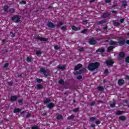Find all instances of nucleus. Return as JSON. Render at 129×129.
<instances>
[{
  "label": "nucleus",
  "instance_id": "nucleus-49",
  "mask_svg": "<svg viewBox=\"0 0 129 129\" xmlns=\"http://www.w3.org/2000/svg\"><path fill=\"white\" fill-rule=\"evenodd\" d=\"M38 126H34L32 127V129H38Z\"/></svg>",
  "mask_w": 129,
  "mask_h": 129
},
{
  "label": "nucleus",
  "instance_id": "nucleus-50",
  "mask_svg": "<svg viewBox=\"0 0 129 129\" xmlns=\"http://www.w3.org/2000/svg\"><path fill=\"white\" fill-rule=\"evenodd\" d=\"M87 31V29H84V30L81 31V33H82L83 34H84V33H86Z\"/></svg>",
  "mask_w": 129,
  "mask_h": 129
},
{
  "label": "nucleus",
  "instance_id": "nucleus-5",
  "mask_svg": "<svg viewBox=\"0 0 129 129\" xmlns=\"http://www.w3.org/2000/svg\"><path fill=\"white\" fill-rule=\"evenodd\" d=\"M113 63H114V62H113L111 59H108L106 61V63L107 66H111Z\"/></svg>",
  "mask_w": 129,
  "mask_h": 129
},
{
  "label": "nucleus",
  "instance_id": "nucleus-16",
  "mask_svg": "<svg viewBox=\"0 0 129 129\" xmlns=\"http://www.w3.org/2000/svg\"><path fill=\"white\" fill-rule=\"evenodd\" d=\"M97 89L99 91H103L104 90V88L101 86L98 87Z\"/></svg>",
  "mask_w": 129,
  "mask_h": 129
},
{
  "label": "nucleus",
  "instance_id": "nucleus-57",
  "mask_svg": "<svg viewBox=\"0 0 129 129\" xmlns=\"http://www.w3.org/2000/svg\"><path fill=\"white\" fill-rule=\"evenodd\" d=\"M11 37L12 38H14V37H15V34L12 33V32H11Z\"/></svg>",
  "mask_w": 129,
  "mask_h": 129
},
{
  "label": "nucleus",
  "instance_id": "nucleus-60",
  "mask_svg": "<svg viewBox=\"0 0 129 129\" xmlns=\"http://www.w3.org/2000/svg\"><path fill=\"white\" fill-rule=\"evenodd\" d=\"M94 1H95V0H91L90 2H91V3H93V2H94Z\"/></svg>",
  "mask_w": 129,
  "mask_h": 129
},
{
  "label": "nucleus",
  "instance_id": "nucleus-56",
  "mask_svg": "<svg viewBox=\"0 0 129 129\" xmlns=\"http://www.w3.org/2000/svg\"><path fill=\"white\" fill-rule=\"evenodd\" d=\"M96 124H99L100 123V121L98 120L96 121Z\"/></svg>",
  "mask_w": 129,
  "mask_h": 129
},
{
  "label": "nucleus",
  "instance_id": "nucleus-29",
  "mask_svg": "<svg viewBox=\"0 0 129 129\" xmlns=\"http://www.w3.org/2000/svg\"><path fill=\"white\" fill-rule=\"evenodd\" d=\"M108 16H109V14H108L107 13H104L103 14V18H106V17H108Z\"/></svg>",
  "mask_w": 129,
  "mask_h": 129
},
{
  "label": "nucleus",
  "instance_id": "nucleus-6",
  "mask_svg": "<svg viewBox=\"0 0 129 129\" xmlns=\"http://www.w3.org/2000/svg\"><path fill=\"white\" fill-rule=\"evenodd\" d=\"M89 43L91 45H94L96 43V40H95V39L94 38H92L89 40Z\"/></svg>",
  "mask_w": 129,
  "mask_h": 129
},
{
  "label": "nucleus",
  "instance_id": "nucleus-55",
  "mask_svg": "<svg viewBox=\"0 0 129 129\" xmlns=\"http://www.w3.org/2000/svg\"><path fill=\"white\" fill-rule=\"evenodd\" d=\"M124 21V19H121L120 20V22L121 24H122V23H123Z\"/></svg>",
  "mask_w": 129,
  "mask_h": 129
},
{
  "label": "nucleus",
  "instance_id": "nucleus-8",
  "mask_svg": "<svg viewBox=\"0 0 129 129\" xmlns=\"http://www.w3.org/2000/svg\"><path fill=\"white\" fill-rule=\"evenodd\" d=\"M104 48L102 47L101 48H99L98 50H96V52L98 53L100 52V53H103L104 52Z\"/></svg>",
  "mask_w": 129,
  "mask_h": 129
},
{
  "label": "nucleus",
  "instance_id": "nucleus-36",
  "mask_svg": "<svg viewBox=\"0 0 129 129\" xmlns=\"http://www.w3.org/2000/svg\"><path fill=\"white\" fill-rule=\"evenodd\" d=\"M8 9H9V7L8 6H5L4 7V11L6 12V11H8Z\"/></svg>",
  "mask_w": 129,
  "mask_h": 129
},
{
  "label": "nucleus",
  "instance_id": "nucleus-42",
  "mask_svg": "<svg viewBox=\"0 0 129 129\" xmlns=\"http://www.w3.org/2000/svg\"><path fill=\"white\" fill-rule=\"evenodd\" d=\"M114 26H119V23L118 22L114 23Z\"/></svg>",
  "mask_w": 129,
  "mask_h": 129
},
{
  "label": "nucleus",
  "instance_id": "nucleus-23",
  "mask_svg": "<svg viewBox=\"0 0 129 129\" xmlns=\"http://www.w3.org/2000/svg\"><path fill=\"white\" fill-rule=\"evenodd\" d=\"M61 26H63V22H58L57 24V27H61Z\"/></svg>",
  "mask_w": 129,
  "mask_h": 129
},
{
  "label": "nucleus",
  "instance_id": "nucleus-32",
  "mask_svg": "<svg viewBox=\"0 0 129 129\" xmlns=\"http://www.w3.org/2000/svg\"><path fill=\"white\" fill-rule=\"evenodd\" d=\"M20 111H21V109H14L15 113L20 112Z\"/></svg>",
  "mask_w": 129,
  "mask_h": 129
},
{
  "label": "nucleus",
  "instance_id": "nucleus-20",
  "mask_svg": "<svg viewBox=\"0 0 129 129\" xmlns=\"http://www.w3.org/2000/svg\"><path fill=\"white\" fill-rule=\"evenodd\" d=\"M119 119H120V120H125V119H126V118L124 116H122L120 117Z\"/></svg>",
  "mask_w": 129,
  "mask_h": 129
},
{
  "label": "nucleus",
  "instance_id": "nucleus-45",
  "mask_svg": "<svg viewBox=\"0 0 129 129\" xmlns=\"http://www.w3.org/2000/svg\"><path fill=\"white\" fill-rule=\"evenodd\" d=\"M104 74H108V69L105 70V71H104Z\"/></svg>",
  "mask_w": 129,
  "mask_h": 129
},
{
  "label": "nucleus",
  "instance_id": "nucleus-19",
  "mask_svg": "<svg viewBox=\"0 0 129 129\" xmlns=\"http://www.w3.org/2000/svg\"><path fill=\"white\" fill-rule=\"evenodd\" d=\"M37 87L38 89H43V86L40 84H37Z\"/></svg>",
  "mask_w": 129,
  "mask_h": 129
},
{
  "label": "nucleus",
  "instance_id": "nucleus-61",
  "mask_svg": "<svg viewBox=\"0 0 129 129\" xmlns=\"http://www.w3.org/2000/svg\"><path fill=\"white\" fill-rule=\"evenodd\" d=\"M106 29H107V27H104V30H106Z\"/></svg>",
  "mask_w": 129,
  "mask_h": 129
},
{
  "label": "nucleus",
  "instance_id": "nucleus-54",
  "mask_svg": "<svg viewBox=\"0 0 129 129\" xmlns=\"http://www.w3.org/2000/svg\"><path fill=\"white\" fill-rule=\"evenodd\" d=\"M19 103H22L23 102V99H21L18 101Z\"/></svg>",
  "mask_w": 129,
  "mask_h": 129
},
{
  "label": "nucleus",
  "instance_id": "nucleus-40",
  "mask_svg": "<svg viewBox=\"0 0 129 129\" xmlns=\"http://www.w3.org/2000/svg\"><path fill=\"white\" fill-rule=\"evenodd\" d=\"M42 54V52L40 51H36V55H41Z\"/></svg>",
  "mask_w": 129,
  "mask_h": 129
},
{
  "label": "nucleus",
  "instance_id": "nucleus-53",
  "mask_svg": "<svg viewBox=\"0 0 129 129\" xmlns=\"http://www.w3.org/2000/svg\"><path fill=\"white\" fill-rule=\"evenodd\" d=\"M94 104H95V102H92L91 103L90 105H91V106H93L94 105Z\"/></svg>",
  "mask_w": 129,
  "mask_h": 129
},
{
  "label": "nucleus",
  "instance_id": "nucleus-1",
  "mask_svg": "<svg viewBox=\"0 0 129 129\" xmlns=\"http://www.w3.org/2000/svg\"><path fill=\"white\" fill-rule=\"evenodd\" d=\"M99 66V63L98 62L92 63L89 64L88 69L90 71H93V70H95V69H97Z\"/></svg>",
  "mask_w": 129,
  "mask_h": 129
},
{
  "label": "nucleus",
  "instance_id": "nucleus-18",
  "mask_svg": "<svg viewBox=\"0 0 129 129\" xmlns=\"http://www.w3.org/2000/svg\"><path fill=\"white\" fill-rule=\"evenodd\" d=\"M118 44H119V45H123L124 44V43H125V41L123 40H120L119 41H118Z\"/></svg>",
  "mask_w": 129,
  "mask_h": 129
},
{
  "label": "nucleus",
  "instance_id": "nucleus-39",
  "mask_svg": "<svg viewBox=\"0 0 129 129\" xmlns=\"http://www.w3.org/2000/svg\"><path fill=\"white\" fill-rule=\"evenodd\" d=\"M20 4H21V5H26V4H27V2H26V1H22L20 2Z\"/></svg>",
  "mask_w": 129,
  "mask_h": 129
},
{
  "label": "nucleus",
  "instance_id": "nucleus-63",
  "mask_svg": "<svg viewBox=\"0 0 129 129\" xmlns=\"http://www.w3.org/2000/svg\"><path fill=\"white\" fill-rule=\"evenodd\" d=\"M126 77L127 79H129V76H127Z\"/></svg>",
  "mask_w": 129,
  "mask_h": 129
},
{
  "label": "nucleus",
  "instance_id": "nucleus-35",
  "mask_svg": "<svg viewBox=\"0 0 129 129\" xmlns=\"http://www.w3.org/2000/svg\"><path fill=\"white\" fill-rule=\"evenodd\" d=\"M61 29L62 30H63V31H66V30H67V29L66 28V27H65V26H62V27H61Z\"/></svg>",
  "mask_w": 129,
  "mask_h": 129
},
{
  "label": "nucleus",
  "instance_id": "nucleus-7",
  "mask_svg": "<svg viewBox=\"0 0 129 129\" xmlns=\"http://www.w3.org/2000/svg\"><path fill=\"white\" fill-rule=\"evenodd\" d=\"M118 84L121 86V85H123L124 84V80H119L118 81Z\"/></svg>",
  "mask_w": 129,
  "mask_h": 129
},
{
  "label": "nucleus",
  "instance_id": "nucleus-25",
  "mask_svg": "<svg viewBox=\"0 0 129 129\" xmlns=\"http://www.w3.org/2000/svg\"><path fill=\"white\" fill-rule=\"evenodd\" d=\"M9 13H15V9L14 8H11L9 10Z\"/></svg>",
  "mask_w": 129,
  "mask_h": 129
},
{
  "label": "nucleus",
  "instance_id": "nucleus-21",
  "mask_svg": "<svg viewBox=\"0 0 129 129\" xmlns=\"http://www.w3.org/2000/svg\"><path fill=\"white\" fill-rule=\"evenodd\" d=\"M86 71V69H83L82 70L80 71V72L78 73V74H81V73H83V72H85Z\"/></svg>",
  "mask_w": 129,
  "mask_h": 129
},
{
  "label": "nucleus",
  "instance_id": "nucleus-27",
  "mask_svg": "<svg viewBox=\"0 0 129 129\" xmlns=\"http://www.w3.org/2000/svg\"><path fill=\"white\" fill-rule=\"evenodd\" d=\"M122 5L124 8H125L126 7V1H123Z\"/></svg>",
  "mask_w": 129,
  "mask_h": 129
},
{
  "label": "nucleus",
  "instance_id": "nucleus-43",
  "mask_svg": "<svg viewBox=\"0 0 129 129\" xmlns=\"http://www.w3.org/2000/svg\"><path fill=\"white\" fill-rule=\"evenodd\" d=\"M77 79H78L79 80H80V79H82V77L81 76H78L77 77Z\"/></svg>",
  "mask_w": 129,
  "mask_h": 129
},
{
  "label": "nucleus",
  "instance_id": "nucleus-12",
  "mask_svg": "<svg viewBox=\"0 0 129 129\" xmlns=\"http://www.w3.org/2000/svg\"><path fill=\"white\" fill-rule=\"evenodd\" d=\"M114 48H115V46H109L107 49L108 52H110V51H112V50H113Z\"/></svg>",
  "mask_w": 129,
  "mask_h": 129
},
{
  "label": "nucleus",
  "instance_id": "nucleus-52",
  "mask_svg": "<svg viewBox=\"0 0 129 129\" xmlns=\"http://www.w3.org/2000/svg\"><path fill=\"white\" fill-rule=\"evenodd\" d=\"M111 107H114L115 106V104L113 103L110 104Z\"/></svg>",
  "mask_w": 129,
  "mask_h": 129
},
{
  "label": "nucleus",
  "instance_id": "nucleus-64",
  "mask_svg": "<svg viewBox=\"0 0 129 129\" xmlns=\"http://www.w3.org/2000/svg\"><path fill=\"white\" fill-rule=\"evenodd\" d=\"M127 37H129V33L127 34Z\"/></svg>",
  "mask_w": 129,
  "mask_h": 129
},
{
  "label": "nucleus",
  "instance_id": "nucleus-9",
  "mask_svg": "<svg viewBox=\"0 0 129 129\" xmlns=\"http://www.w3.org/2000/svg\"><path fill=\"white\" fill-rule=\"evenodd\" d=\"M81 67H82V64H78L77 66H76L75 67V70H79V69H80V68H81Z\"/></svg>",
  "mask_w": 129,
  "mask_h": 129
},
{
  "label": "nucleus",
  "instance_id": "nucleus-30",
  "mask_svg": "<svg viewBox=\"0 0 129 129\" xmlns=\"http://www.w3.org/2000/svg\"><path fill=\"white\" fill-rule=\"evenodd\" d=\"M103 23H105V20H101L98 22V25H100V24H103Z\"/></svg>",
  "mask_w": 129,
  "mask_h": 129
},
{
  "label": "nucleus",
  "instance_id": "nucleus-13",
  "mask_svg": "<svg viewBox=\"0 0 129 129\" xmlns=\"http://www.w3.org/2000/svg\"><path fill=\"white\" fill-rule=\"evenodd\" d=\"M66 68V66H62L61 67V66L59 65L57 66L58 69H59L60 70H64Z\"/></svg>",
  "mask_w": 129,
  "mask_h": 129
},
{
  "label": "nucleus",
  "instance_id": "nucleus-4",
  "mask_svg": "<svg viewBox=\"0 0 129 129\" xmlns=\"http://www.w3.org/2000/svg\"><path fill=\"white\" fill-rule=\"evenodd\" d=\"M12 20L13 21H15V22H16V23L20 22V18L19 17V16L18 15H16L14 17H12Z\"/></svg>",
  "mask_w": 129,
  "mask_h": 129
},
{
  "label": "nucleus",
  "instance_id": "nucleus-17",
  "mask_svg": "<svg viewBox=\"0 0 129 129\" xmlns=\"http://www.w3.org/2000/svg\"><path fill=\"white\" fill-rule=\"evenodd\" d=\"M44 103H49V102H51V100L49 98H46L45 100H44Z\"/></svg>",
  "mask_w": 129,
  "mask_h": 129
},
{
  "label": "nucleus",
  "instance_id": "nucleus-58",
  "mask_svg": "<svg viewBox=\"0 0 129 129\" xmlns=\"http://www.w3.org/2000/svg\"><path fill=\"white\" fill-rule=\"evenodd\" d=\"M26 116H27V117H29V116H31V114L28 113V114L26 115Z\"/></svg>",
  "mask_w": 129,
  "mask_h": 129
},
{
  "label": "nucleus",
  "instance_id": "nucleus-37",
  "mask_svg": "<svg viewBox=\"0 0 129 129\" xmlns=\"http://www.w3.org/2000/svg\"><path fill=\"white\" fill-rule=\"evenodd\" d=\"M122 113V111H118L116 112V114H117V115H119L120 114H121Z\"/></svg>",
  "mask_w": 129,
  "mask_h": 129
},
{
  "label": "nucleus",
  "instance_id": "nucleus-24",
  "mask_svg": "<svg viewBox=\"0 0 129 129\" xmlns=\"http://www.w3.org/2000/svg\"><path fill=\"white\" fill-rule=\"evenodd\" d=\"M56 118L57 119H62V118H63V116L61 115H58L57 116Z\"/></svg>",
  "mask_w": 129,
  "mask_h": 129
},
{
  "label": "nucleus",
  "instance_id": "nucleus-10",
  "mask_svg": "<svg viewBox=\"0 0 129 129\" xmlns=\"http://www.w3.org/2000/svg\"><path fill=\"white\" fill-rule=\"evenodd\" d=\"M47 26L48 27H49V28H55V25L52 22H49L47 24Z\"/></svg>",
  "mask_w": 129,
  "mask_h": 129
},
{
  "label": "nucleus",
  "instance_id": "nucleus-51",
  "mask_svg": "<svg viewBox=\"0 0 129 129\" xmlns=\"http://www.w3.org/2000/svg\"><path fill=\"white\" fill-rule=\"evenodd\" d=\"M105 3H108L111 2V0H104Z\"/></svg>",
  "mask_w": 129,
  "mask_h": 129
},
{
  "label": "nucleus",
  "instance_id": "nucleus-47",
  "mask_svg": "<svg viewBox=\"0 0 129 129\" xmlns=\"http://www.w3.org/2000/svg\"><path fill=\"white\" fill-rule=\"evenodd\" d=\"M31 60V58L29 57L26 58V60L28 61V62H30Z\"/></svg>",
  "mask_w": 129,
  "mask_h": 129
},
{
  "label": "nucleus",
  "instance_id": "nucleus-44",
  "mask_svg": "<svg viewBox=\"0 0 129 129\" xmlns=\"http://www.w3.org/2000/svg\"><path fill=\"white\" fill-rule=\"evenodd\" d=\"M84 50V48H83V47H81V48H80L79 49V51H80V52H82Z\"/></svg>",
  "mask_w": 129,
  "mask_h": 129
},
{
  "label": "nucleus",
  "instance_id": "nucleus-46",
  "mask_svg": "<svg viewBox=\"0 0 129 129\" xmlns=\"http://www.w3.org/2000/svg\"><path fill=\"white\" fill-rule=\"evenodd\" d=\"M54 48L55 50L59 49V47H58V46H57V45L54 46Z\"/></svg>",
  "mask_w": 129,
  "mask_h": 129
},
{
  "label": "nucleus",
  "instance_id": "nucleus-34",
  "mask_svg": "<svg viewBox=\"0 0 129 129\" xmlns=\"http://www.w3.org/2000/svg\"><path fill=\"white\" fill-rule=\"evenodd\" d=\"M96 119V118H95V117H92L90 118L91 121H94V120H95Z\"/></svg>",
  "mask_w": 129,
  "mask_h": 129
},
{
  "label": "nucleus",
  "instance_id": "nucleus-26",
  "mask_svg": "<svg viewBox=\"0 0 129 129\" xmlns=\"http://www.w3.org/2000/svg\"><path fill=\"white\" fill-rule=\"evenodd\" d=\"M117 43L116 42L111 40L110 45H117Z\"/></svg>",
  "mask_w": 129,
  "mask_h": 129
},
{
  "label": "nucleus",
  "instance_id": "nucleus-15",
  "mask_svg": "<svg viewBox=\"0 0 129 129\" xmlns=\"http://www.w3.org/2000/svg\"><path fill=\"white\" fill-rule=\"evenodd\" d=\"M18 97L16 96H13L11 97V100L12 101H16Z\"/></svg>",
  "mask_w": 129,
  "mask_h": 129
},
{
  "label": "nucleus",
  "instance_id": "nucleus-59",
  "mask_svg": "<svg viewBox=\"0 0 129 129\" xmlns=\"http://www.w3.org/2000/svg\"><path fill=\"white\" fill-rule=\"evenodd\" d=\"M126 44H129V40H126Z\"/></svg>",
  "mask_w": 129,
  "mask_h": 129
},
{
  "label": "nucleus",
  "instance_id": "nucleus-3",
  "mask_svg": "<svg viewBox=\"0 0 129 129\" xmlns=\"http://www.w3.org/2000/svg\"><path fill=\"white\" fill-rule=\"evenodd\" d=\"M35 38V39H36V40H39V41H42L43 42H46V41H48V38L41 37L39 36H36Z\"/></svg>",
  "mask_w": 129,
  "mask_h": 129
},
{
  "label": "nucleus",
  "instance_id": "nucleus-62",
  "mask_svg": "<svg viewBox=\"0 0 129 129\" xmlns=\"http://www.w3.org/2000/svg\"><path fill=\"white\" fill-rule=\"evenodd\" d=\"M91 126L92 127H94V125H91Z\"/></svg>",
  "mask_w": 129,
  "mask_h": 129
},
{
  "label": "nucleus",
  "instance_id": "nucleus-11",
  "mask_svg": "<svg viewBox=\"0 0 129 129\" xmlns=\"http://www.w3.org/2000/svg\"><path fill=\"white\" fill-rule=\"evenodd\" d=\"M47 107L49 109L52 108V107H54V104L50 103L47 105Z\"/></svg>",
  "mask_w": 129,
  "mask_h": 129
},
{
  "label": "nucleus",
  "instance_id": "nucleus-48",
  "mask_svg": "<svg viewBox=\"0 0 129 129\" xmlns=\"http://www.w3.org/2000/svg\"><path fill=\"white\" fill-rule=\"evenodd\" d=\"M8 66H9V63H6L4 64V68H7V67H8Z\"/></svg>",
  "mask_w": 129,
  "mask_h": 129
},
{
  "label": "nucleus",
  "instance_id": "nucleus-38",
  "mask_svg": "<svg viewBox=\"0 0 129 129\" xmlns=\"http://www.w3.org/2000/svg\"><path fill=\"white\" fill-rule=\"evenodd\" d=\"M78 110H79V108H75L73 110V112H77V111H78Z\"/></svg>",
  "mask_w": 129,
  "mask_h": 129
},
{
  "label": "nucleus",
  "instance_id": "nucleus-41",
  "mask_svg": "<svg viewBox=\"0 0 129 129\" xmlns=\"http://www.w3.org/2000/svg\"><path fill=\"white\" fill-rule=\"evenodd\" d=\"M125 62H126L127 63H129V56H127L125 58Z\"/></svg>",
  "mask_w": 129,
  "mask_h": 129
},
{
  "label": "nucleus",
  "instance_id": "nucleus-2",
  "mask_svg": "<svg viewBox=\"0 0 129 129\" xmlns=\"http://www.w3.org/2000/svg\"><path fill=\"white\" fill-rule=\"evenodd\" d=\"M40 71L41 73H43L45 76H49V75H50V74L48 72V70H46L43 68H40Z\"/></svg>",
  "mask_w": 129,
  "mask_h": 129
},
{
  "label": "nucleus",
  "instance_id": "nucleus-22",
  "mask_svg": "<svg viewBox=\"0 0 129 129\" xmlns=\"http://www.w3.org/2000/svg\"><path fill=\"white\" fill-rule=\"evenodd\" d=\"M58 83L61 85H64V81L63 80H59Z\"/></svg>",
  "mask_w": 129,
  "mask_h": 129
},
{
  "label": "nucleus",
  "instance_id": "nucleus-28",
  "mask_svg": "<svg viewBox=\"0 0 129 129\" xmlns=\"http://www.w3.org/2000/svg\"><path fill=\"white\" fill-rule=\"evenodd\" d=\"M36 81L38 82V83H41L43 81V80L40 79H36Z\"/></svg>",
  "mask_w": 129,
  "mask_h": 129
},
{
  "label": "nucleus",
  "instance_id": "nucleus-14",
  "mask_svg": "<svg viewBox=\"0 0 129 129\" xmlns=\"http://www.w3.org/2000/svg\"><path fill=\"white\" fill-rule=\"evenodd\" d=\"M72 29L74 30V31H79V30H80V27H76V26H72Z\"/></svg>",
  "mask_w": 129,
  "mask_h": 129
},
{
  "label": "nucleus",
  "instance_id": "nucleus-33",
  "mask_svg": "<svg viewBox=\"0 0 129 129\" xmlns=\"http://www.w3.org/2000/svg\"><path fill=\"white\" fill-rule=\"evenodd\" d=\"M73 118H74V115H71L70 116L68 117V119L69 120L72 119Z\"/></svg>",
  "mask_w": 129,
  "mask_h": 129
},
{
  "label": "nucleus",
  "instance_id": "nucleus-31",
  "mask_svg": "<svg viewBox=\"0 0 129 129\" xmlns=\"http://www.w3.org/2000/svg\"><path fill=\"white\" fill-rule=\"evenodd\" d=\"M119 56L123 58V57H124V53H123V52H120L119 53Z\"/></svg>",
  "mask_w": 129,
  "mask_h": 129
}]
</instances>
